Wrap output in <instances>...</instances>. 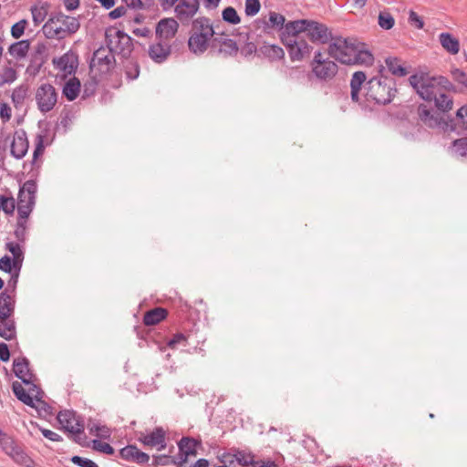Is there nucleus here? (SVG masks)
Wrapping results in <instances>:
<instances>
[{
    "label": "nucleus",
    "mask_w": 467,
    "mask_h": 467,
    "mask_svg": "<svg viewBox=\"0 0 467 467\" xmlns=\"http://www.w3.org/2000/svg\"><path fill=\"white\" fill-rule=\"evenodd\" d=\"M7 282V287L0 293V337L12 340L16 337V326L14 318L16 306V290L20 272L14 271Z\"/></svg>",
    "instance_id": "1"
},
{
    "label": "nucleus",
    "mask_w": 467,
    "mask_h": 467,
    "mask_svg": "<svg viewBox=\"0 0 467 467\" xmlns=\"http://www.w3.org/2000/svg\"><path fill=\"white\" fill-rule=\"evenodd\" d=\"M113 36L106 31L105 42L107 47H99L93 52L89 61V70L95 78H103L110 74L116 67V58L113 54L112 45Z\"/></svg>",
    "instance_id": "2"
},
{
    "label": "nucleus",
    "mask_w": 467,
    "mask_h": 467,
    "mask_svg": "<svg viewBox=\"0 0 467 467\" xmlns=\"http://www.w3.org/2000/svg\"><path fill=\"white\" fill-rule=\"evenodd\" d=\"M396 81L387 77H373L366 84V98L378 105H388L397 95Z\"/></svg>",
    "instance_id": "3"
},
{
    "label": "nucleus",
    "mask_w": 467,
    "mask_h": 467,
    "mask_svg": "<svg viewBox=\"0 0 467 467\" xmlns=\"http://www.w3.org/2000/svg\"><path fill=\"white\" fill-rule=\"evenodd\" d=\"M80 27L78 18L67 16L61 12L51 14L42 27L46 37L50 39H63L66 35L75 34Z\"/></svg>",
    "instance_id": "4"
},
{
    "label": "nucleus",
    "mask_w": 467,
    "mask_h": 467,
    "mask_svg": "<svg viewBox=\"0 0 467 467\" xmlns=\"http://www.w3.org/2000/svg\"><path fill=\"white\" fill-rule=\"evenodd\" d=\"M287 35H300L305 33L314 43H327L331 37L327 26L322 23L314 20L301 19L289 21L285 25Z\"/></svg>",
    "instance_id": "5"
},
{
    "label": "nucleus",
    "mask_w": 467,
    "mask_h": 467,
    "mask_svg": "<svg viewBox=\"0 0 467 467\" xmlns=\"http://www.w3.org/2000/svg\"><path fill=\"white\" fill-rule=\"evenodd\" d=\"M57 421L67 437L78 445L88 446L83 420L72 410L60 411L57 416Z\"/></svg>",
    "instance_id": "6"
},
{
    "label": "nucleus",
    "mask_w": 467,
    "mask_h": 467,
    "mask_svg": "<svg viewBox=\"0 0 467 467\" xmlns=\"http://www.w3.org/2000/svg\"><path fill=\"white\" fill-rule=\"evenodd\" d=\"M409 82L416 93L426 101H432L433 98L440 93L436 77L429 73L417 72L409 78Z\"/></svg>",
    "instance_id": "7"
},
{
    "label": "nucleus",
    "mask_w": 467,
    "mask_h": 467,
    "mask_svg": "<svg viewBox=\"0 0 467 467\" xmlns=\"http://www.w3.org/2000/svg\"><path fill=\"white\" fill-rule=\"evenodd\" d=\"M332 40L328 47V55L342 64L351 65L355 50L358 48V39L339 36L332 38Z\"/></svg>",
    "instance_id": "8"
},
{
    "label": "nucleus",
    "mask_w": 467,
    "mask_h": 467,
    "mask_svg": "<svg viewBox=\"0 0 467 467\" xmlns=\"http://www.w3.org/2000/svg\"><path fill=\"white\" fill-rule=\"evenodd\" d=\"M36 184L34 181H26L18 192L17 212L21 219H27L35 205Z\"/></svg>",
    "instance_id": "9"
},
{
    "label": "nucleus",
    "mask_w": 467,
    "mask_h": 467,
    "mask_svg": "<svg viewBox=\"0 0 467 467\" xmlns=\"http://www.w3.org/2000/svg\"><path fill=\"white\" fill-rule=\"evenodd\" d=\"M419 119L428 128H439L443 131H454L456 130L454 120L450 119L444 120L440 114L432 112L426 105L420 104L418 107Z\"/></svg>",
    "instance_id": "10"
},
{
    "label": "nucleus",
    "mask_w": 467,
    "mask_h": 467,
    "mask_svg": "<svg viewBox=\"0 0 467 467\" xmlns=\"http://www.w3.org/2000/svg\"><path fill=\"white\" fill-rule=\"evenodd\" d=\"M36 101L42 113L49 112L57 102L56 88L49 83L40 85L36 91Z\"/></svg>",
    "instance_id": "11"
},
{
    "label": "nucleus",
    "mask_w": 467,
    "mask_h": 467,
    "mask_svg": "<svg viewBox=\"0 0 467 467\" xmlns=\"http://www.w3.org/2000/svg\"><path fill=\"white\" fill-rule=\"evenodd\" d=\"M285 45L288 48V53L293 61L301 60L306 55L310 53V47L299 35H288L285 38Z\"/></svg>",
    "instance_id": "12"
},
{
    "label": "nucleus",
    "mask_w": 467,
    "mask_h": 467,
    "mask_svg": "<svg viewBox=\"0 0 467 467\" xmlns=\"http://www.w3.org/2000/svg\"><path fill=\"white\" fill-rule=\"evenodd\" d=\"M138 441L147 447H156L158 451L166 448V433L161 427L155 428L150 433H140Z\"/></svg>",
    "instance_id": "13"
},
{
    "label": "nucleus",
    "mask_w": 467,
    "mask_h": 467,
    "mask_svg": "<svg viewBox=\"0 0 467 467\" xmlns=\"http://www.w3.org/2000/svg\"><path fill=\"white\" fill-rule=\"evenodd\" d=\"M179 28L178 22L173 18L161 19L156 26V36L159 40L168 42L175 36Z\"/></svg>",
    "instance_id": "14"
},
{
    "label": "nucleus",
    "mask_w": 467,
    "mask_h": 467,
    "mask_svg": "<svg viewBox=\"0 0 467 467\" xmlns=\"http://www.w3.org/2000/svg\"><path fill=\"white\" fill-rule=\"evenodd\" d=\"M28 146L26 132L24 130H16L11 143V154L16 159H22L26 154Z\"/></svg>",
    "instance_id": "15"
},
{
    "label": "nucleus",
    "mask_w": 467,
    "mask_h": 467,
    "mask_svg": "<svg viewBox=\"0 0 467 467\" xmlns=\"http://www.w3.org/2000/svg\"><path fill=\"white\" fill-rule=\"evenodd\" d=\"M211 38L203 33L192 31L188 40L189 49L196 55L203 54L210 47Z\"/></svg>",
    "instance_id": "16"
},
{
    "label": "nucleus",
    "mask_w": 467,
    "mask_h": 467,
    "mask_svg": "<svg viewBox=\"0 0 467 467\" xmlns=\"http://www.w3.org/2000/svg\"><path fill=\"white\" fill-rule=\"evenodd\" d=\"M13 370L16 377L20 379L24 384H30L32 379L35 378L34 374L29 368V361L25 357L14 359Z\"/></svg>",
    "instance_id": "17"
},
{
    "label": "nucleus",
    "mask_w": 467,
    "mask_h": 467,
    "mask_svg": "<svg viewBox=\"0 0 467 467\" xmlns=\"http://www.w3.org/2000/svg\"><path fill=\"white\" fill-rule=\"evenodd\" d=\"M171 53L169 42L159 40L149 47V56L156 63H162L167 60Z\"/></svg>",
    "instance_id": "18"
},
{
    "label": "nucleus",
    "mask_w": 467,
    "mask_h": 467,
    "mask_svg": "<svg viewBox=\"0 0 467 467\" xmlns=\"http://www.w3.org/2000/svg\"><path fill=\"white\" fill-rule=\"evenodd\" d=\"M198 0H180L179 4L175 6V13L177 17L183 22L192 18L198 11Z\"/></svg>",
    "instance_id": "19"
},
{
    "label": "nucleus",
    "mask_w": 467,
    "mask_h": 467,
    "mask_svg": "<svg viewBox=\"0 0 467 467\" xmlns=\"http://www.w3.org/2000/svg\"><path fill=\"white\" fill-rule=\"evenodd\" d=\"M56 68L63 71L65 74L71 75L75 72L78 65V56L72 52H67L58 58L53 60Z\"/></svg>",
    "instance_id": "20"
},
{
    "label": "nucleus",
    "mask_w": 467,
    "mask_h": 467,
    "mask_svg": "<svg viewBox=\"0 0 467 467\" xmlns=\"http://www.w3.org/2000/svg\"><path fill=\"white\" fill-rule=\"evenodd\" d=\"M338 67L332 60H327L312 67V72L320 80H331L337 73Z\"/></svg>",
    "instance_id": "21"
},
{
    "label": "nucleus",
    "mask_w": 467,
    "mask_h": 467,
    "mask_svg": "<svg viewBox=\"0 0 467 467\" xmlns=\"http://www.w3.org/2000/svg\"><path fill=\"white\" fill-rule=\"evenodd\" d=\"M120 457L126 461H130L139 464L147 463L150 456L140 451L136 445H128L119 451Z\"/></svg>",
    "instance_id": "22"
},
{
    "label": "nucleus",
    "mask_w": 467,
    "mask_h": 467,
    "mask_svg": "<svg viewBox=\"0 0 467 467\" xmlns=\"http://www.w3.org/2000/svg\"><path fill=\"white\" fill-rule=\"evenodd\" d=\"M114 37L118 39L117 45L115 46L116 51L123 58L128 59L133 50L132 38L120 30L115 32Z\"/></svg>",
    "instance_id": "23"
},
{
    "label": "nucleus",
    "mask_w": 467,
    "mask_h": 467,
    "mask_svg": "<svg viewBox=\"0 0 467 467\" xmlns=\"http://www.w3.org/2000/svg\"><path fill=\"white\" fill-rule=\"evenodd\" d=\"M197 441L189 437H183L178 443L180 454L178 458V465L186 462L188 456L196 455Z\"/></svg>",
    "instance_id": "24"
},
{
    "label": "nucleus",
    "mask_w": 467,
    "mask_h": 467,
    "mask_svg": "<svg viewBox=\"0 0 467 467\" xmlns=\"http://www.w3.org/2000/svg\"><path fill=\"white\" fill-rule=\"evenodd\" d=\"M354 59L351 61V65H362V66H371L374 62V56L367 47V44L363 42H359L357 45Z\"/></svg>",
    "instance_id": "25"
},
{
    "label": "nucleus",
    "mask_w": 467,
    "mask_h": 467,
    "mask_svg": "<svg viewBox=\"0 0 467 467\" xmlns=\"http://www.w3.org/2000/svg\"><path fill=\"white\" fill-rule=\"evenodd\" d=\"M167 316V309L161 306L154 307L144 314L143 324L148 327L155 326L164 320Z\"/></svg>",
    "instance_id": "26"
},
{
    "label": "nucleus",
    "mask_w": 467,
    "mask_h": 467,
    "mask_svg": "<svg viewBox=\"0 0 467 467\" xmlns=\"http://www.w3.org/2000/svg\"><path fill=\"white\" fill-rule=\"evenodd\" d=\"M192 31L203 33L210 37L217 35V32L214 30L210 19L204 16L198 17L192 21Z\"/></svg>",
    "instance_id": "27"
},
{
    "label": "nucleus",
    "mask_w": 467,
    "mask_h": 467,
    "mask_svg": "<svg viewBox=\"0 0 467 467\" xmlns=\"http://www.w3.org/2000/svg\"><path fill=\"white\" fill-rule=\"evenodd\" d=\"M6 249L13 254V258H11V265L14 271L20 272L24 261V253L20 245L16 243H7Z\"/></svg>",
    "instance_id": "28"
},
{
    "label": "nucleus",
    "mask_w": 467,
    "mask_h": 467,
    "mask_svg": "<svg viewBox=\"0 0 467 467\" xmlns=\"http://www.w3.org/2000/svg\"><path fill=\"white\" fill-rule=\"evenodd\" d=\"M439 40L441 47L449 53L456 55L460 50V42L450 33H441Z\"/></svg>",
    "instance_id": "29"
},
{
    "label": "nucleus",
    "mask_w": 467,
    "mask_h": 467,
    "mask_svg": "<svg viewBox=\"0 0 467 467\" xmlns=\"http://www.w3.org/2000/svg\"><path fill=\"white\" fill-rule=\"evenodd\" d=\"M30 48V41L27 39L20 40L18 42L13 43L8 51L11 56L16 57V59L25 58Z\"/></svg>",
    "instance_id": "30"
},
{
    "label": "nucleus",
    "mask_w": 467,
    "mask_h": 467,
    "mask_svg": "<svg viewBox=\"0 0 467 467\" xmlns=\"http://www.w3.org/2000/svg\"><path fill=\"white\" fill-rule=\"evenodd\" d=\"M80 88L81 84L78 78H73L66 82L62 93L69 101H73L78 98Z\"/></svg>",
    "instance_id": "31"
},
{
    "label": "nucleus",
    "mask_w": 467,
    "mask_h": 467,
    "mask_svg": "<svg viewBox=\"0 0 467 467\" xmlns=\"http://www.w3.org/2000/svg\"><path fill=\"white\" fill-rule=\"evenodd\" d=\"M259 53L270 60L281 59L285 56V52L282 47L276 45L268 44H264L262 47H260Z\"/></svg>",
    "instance_id": "32"
},
{
    "label": "nucleus",
    "mask_w": 467,
    "mask_h": 467,
    "mask_svg": "<svg viewBox=\"0 0 467 467\" xmlns=\"http://www.w3.org/2000/svg\"><path fill=\"white\" fill-rule=\"evenodd\" d=\"M385 63L389 71L394 76L404 77L409 73L407 68L401 64V60L396 57H387Z\"/></svg>",
    "instance_id": "33"
},
{
    "label": "nucleus",
    "mask_w": 467,
    "mask_h": 467,
    "mask_svg": "<svg viewBox=\"0 0 467 467\" xmlns=\"http://www.w3.org/2000/svg\"><path fill=\"white\" fill-rule=\"evenodd\" d=\"M12 389L16 397L20 401H22L24 404L31 408L35 407L33 397L28 392L26 391L21 383H19L18 381L13 382Z\"/></svg>",
    "instance_id": "34"
},
{
    "label": "nucleus",
    "mask_w": 467,
    "mask_h": 467,
    "mask_svg": "<svg viewBox=\"0 0 467 467\" xmlns=\"http://www.w3.org/2000/svg\"><path fill=\"white\" fill-rule=\"evenodd\" d=\"M12 389L16 397L20 401H22L24 404L31 408L35 407L33 397L28 392L26 391L21 383H19L18 381L13 382Z\"/></svg>",
    "instance_id": "35"
},
{
    "label": "nucleus",
    "mask_w": 467,
    "mask_h": 467,
    "mask_svg": "<svg viewBox=\"0 0 467 467\" xmlns=\"http://www.w3.org/2000/svg\"><path fill=\"white\" fill-rule=\"evenodd\" d=\"M450 149L456 156L467 160V137L454 140Z\"/></svg>",
    "instance_id": "36"
},
{
    "label": "nucleus",
    "mask_w": 467,
    "mask_h": 467,
    "mask_svg": "<svg viewBox=\"0 0 467 467\" xmlns=\"http://www.w3.org/2000/svg\"><path fill=\"white\" fill-rule=\"evenodd\" d=\"M432 100H434L437 109L443 112L449 111L452 109V99L444 94L443 92H440L438 95L435 96V98H433Z\"/></svg>",
    "instance_id": "37"
},
{
    "label": "nucleus",
    "mask_w": 467,
    "mask_h": 467,
    "mask_svg": "<svg viewBox=\"0 0 467 467\" xmlns=\"http://www.w3.org/2000/svg\"><path fill=\"white\" fill-rule=\"evenodd\" d=\"M452 78L457 82L460 87L458 88V93L467 94V73L456 68L451 71Z\"/></svg>",
    "instance_id": "38"
},
{
    "label": "nucleus",
    "mask_w": 467,
    "mask_h": 467,
    "mask_svg": "<svg viewBox=\"0 0 467 467\" xmlns=\"http://www.w3.org/2000/svg\"><path fill=\"white\" fill-rule=\"evenodd\" d=\"M124 70L127 78L130 80L136 79L140 75V66L137 61L133 59H128L124 65Z\"/></svg>",
    "instance_id": "39"
},
{
    "label": "nucleus",
    "mask_w": 467,
    "mask_h": 467,
    "mask_svg": "<svg viewBox=\"0 0 467 467\" xmlns=\"http://www.w3.org/2000/svg\"><path fill=\"white\" fill-rule=\"evenodd\" d=\"M31 13L33 17V22L36 26L41 24L47 17L48 11L47 5L41 6H32Z\"/></svg>",
    "instance_id": "40"
},
{
    "label": "nucleus",
    "mask_w": 467,
    "mask_h": 467,
    "mask_svg": "<svg viewBox=\"0 0 467 467\" xmlns=\"http://www.w3.org/2000/svg\"><path fill=\"white\" fill-rule=\"evenodd\" d=\"M17 78V72L12 67H4L1 72L0 87L4 84H11Z\"/></svg>",
    "instance_id": "41"
},
{
    "label": "nucleus",
    "mask_w": 467,
    "mask_h": 467,
    "mask_svg": "<svg viewBox=\"0 0 467 467\" xmlns=\"http://www.w3.org/2000/svg\"><path fill=\"white\" fill-rule=\"evenodd\" d=\"M239 50L236 42L233 39H228L223 42V45L218 48V53L224 56H235Z\"/></svg>",
    "instance_id": "42"
},
{
    "label": "nucleus",
    "mask_w": 467,
    "mask_h": 467,
    "mask_svg": "<svg viewBox=\"0 0 467 467\" xmlns=\"http://www.w3.org/2000/svg\"><path fill=\"white\" fill-rule=\"evenodd\" d=\"M16 209V201L14 197H5L0 195V211H4L6 214L12 215Z\"/></svg>",
    "instance_id": "43"
},
{
    "label": "nucleus",
    "mask_w": 467,
    "mask_h": 467,
    "mask_svg": "<svg viewBox=\"0 0 467 467\" xmlns=\"http://www.w3.org/2000/svg\"><path fill=\"white\" fill-rule=\"evenodd\" d=\"M222 16L225 22L232 24V25H237L241 21V18L238 16L236 10L232 6H228L226 8H224L223 11Z\"/></svg>",
    "instance_id": "44"
},
{
    "label": "nucleus",
    "mask_w": 467,
    "mask_h": 467,
    "mask_svg": "<svg viewBox=\"0 0 467 467\" xmlns=\"http://www.w3.org/2000/svg\"><path fill=\"white\" fill-rule=\"evenodd\" d=\"M436 80L438 83L439 92H442L443 90L452 91L454 93H458V88L454 86L447 78L442 76L436 77Z\"/></svg>",
    "instance_id": "45"
},
{
    "label": "nucleus",
    "mask_w": 467,
    "mask_h": 467,
    "mask_svg": "<svg viewBox=\"0 0 467 467\" xmlns=\"http://www.w3.org/2000/svg\"><path fill=\"white\" fill-rule=\"evenodd\" d=\"M394 24V18L389 13H379V25L381 28L389 30L393 27Z\"/></svg>",
    "instance_id": "46"
},
{
    "label": "nucleus",
    "mask_w": 467,
    "mask_h": 467,
    "mask_svg": "<svg viewBox=\"0 0 467 467\" xmlns=\"http://www.w3.org/2000/svg\"><path fill=\"white\" fill-rule=\"evenodd\" d=\"M366 79L367 76L363 71L355 72L350 80V88L361 89Z\"/></svg>",
    "instance_id": "47"
},
{
    "label": "nucleus",
    "mask_w": 467,
    "mask_h": 467,
    "mask_svg": "<svg viewBox=\"0 0 467 467\" xmlns=\"http://www.w3.org/2000/svg\"><path fill=\"white\" fill-rule=\"evenodd\" d=\"M26 25L27 21L26 19H22L17 23L14 24L11 27V36L16 39L20 38L25 32Z\"/></svg>",
    "instance_id": "48"
},
{
    "label": "nucleus",
    "mask_w": 467,
    "mask_h": 467,
    "mask_svg": "<svg viewBox=\"0 0 467 467\" xmlns=\"http://www.w3.org/2000/svg\"><path fill=\"white\" fill-rule=\"evenodd\" d=\"M269 22L271 24L272 27H284L285 29V18L283 15L275 13V12H270L269 14Z\"/></svg>",
    "instance_id": "49"
},
{
    "label": "nucleus",
    "mask_w": 467,
    "mask_h": 467,
    "mask_svg": "<svg viewBox=\"0 0 467 467\" xmlns=\"http://www.w3.org/2000/svg\"><path fill=\"white\" fill-rule=\"evenodd\" d=\"M92 445H93L92 446L93 449L98 451H100V452H103V453H106L109 455H112L114 453V449L112 446H110L109 443L103 442L99 440H93Z\"/></svg>",
    "instance_id": "50"
},
{
    "label": "nucleus",
    "mask_w": 467,
    "mask_h": 467,
    "mask_svg": "<svg viewBox=\"0 0 467 467\" xmlns=\"http://www.w3.org/2000/svg\"><path fill=\"white\" fill-rule=\"evenodd\" d=\"M0 442L7 454L14 456V453H16L18 455V452L16 451L14 446V441L11 438L4 435L3 438H0Z\"/></svg>",
    "instance_id": "51"
},
{
    "label": "nucleus",
    "mask_w": 467,
    "mask_h": 467,
    "mask_svg": "<svg viewBox=\"0 0 467 467\" xmlns=\"http://www.w3.org/2000/svg\"><path fill=\"white\" fill-rule=\"evenodd\" d=\"M171 462L178 464V459H173L171 456L165 454L153 456V465L155 466H164L168 465Z\"/></svg>",
    "instance_id": "52"
},
{
    "label": "nucleus",
    "mask_w": 467,
    "mask_h": 467,
    "mask_svg": "<svg viewBox=\"0 0 467 467\" xmlns=\"http://www.w3.org/2000/svg\"><path fill=\"white\" fill-rule=\"evenodd\" d=\"M96 78L93 76L92 79L89 81L85 82L83 86V98H88L92 95H94L98 81L95 79Z\"/></svg>",
    "instance_id": "53"
},
{
    "label": "nucleus",
    "mask_w": 467,
    "mask_h": 467,
    "mask_svg": "<svg viewBox=\"0 0 467 467\" xmlns=\"http://www.w3.org/2000/svg\"><path fill=\"white\" fill-rule=\"evenodd\" d=\"M235 457H236L237 462L243 467L248 466L250 464H252L254 466V463L255 462H254V456L252 454H250V453L247 454L244 451H238L235 454Z\"/></svg>",
    "instance_id": "54"
},
{
    "label": "nucleus",
    "mask_w": 467,
    "mask_h": 467,
    "mask_svg": "<svg viewBox=\"0 0 467 467\" xmlns=\"http://www.w3.org/2000/svg\"><path fill=\"white\" fill-rule=\"evenodd\" d=\"M261 5L259 0H246L245 1V14L247 16H254L260 10Z\"/></svg>",
    "instance_id": "55"
},
{
    "label": "nucleus",
    "mask_w": 467,
    "mask_h": 467,
    "mask_svg": "<svg viewBox=\"0 0 467 467\" xmlns=\"http://www.w3.org/2000/svg\"><path fill=\"white\" fill-rule=\"evenodd\" d=\"M90 432L100 439H108L110 436V431L106 426L94 425L90 427Z\"/></svg>",
    "instance_id": "56"
},
{
    "label": "nucleus",
    "mask_w": 467,
    "mask_h": 467,
    "mask_svg": "<svg viewBox=\"0 0 467 467\" xmlns=\"http://www.w3.org/2000/svg\"><path fill=\"white\" fill-rule=\"evenodd\" d=\"M187 337L182 333H176L168 342L171 348H175L178 345L186 346Z\"/></svg>",
    "instance_id": "57"
},
{
    "label": "nucleus",
    "mask_w": 467,
    "mask_h": 467,
    "mask_svg": "<svg viewBox=\"0 0 467 467\" xmlns=\"http://www.w3.org/2000/svg\"><path fill=\"white\" fill-rule=\"evenodd\" d=\"M71 462L80 467H99L93 461L80 456H73Z\"/></svg>",
    "instance_id": "58"
},
{
    "label": "nucleus",
    "mask_w": 467,
    "mask_h": 467,
    "mask_svg": "<svg viewBox=\"0 0 467 467\" xmlns=\"http://www.w3.org/2000/svg\"><path fill=\"white\" fill-rule=\"evenodd\" d=\"M229 38L227 36H225L223 34L217 33V35H214L211 38V40H210V47L212 49H217L218 50V48L221 47L223 45V42H225Z\"/></svg>",
    "instance_id": "59"
},
{
    "label": "nucleus",
    "mask_w": 467,
    "mask_h": 467,
    "mask_svg": "<svg viewBox=\"0 0 467 467\" xmlns=\"http://www.w3.org/2000/svg\"><path fill=\"white\" fill-rule=\"evenodd\" d=\"M409 22L411 26H414L418 29H421L424 26L422 18L412 10H410L409 14Z\"/></svg>",
    "instance_id": "60"
},
{
    "label": "nucleus",
    "mask_w": 467,
    "mask_h": 467,
    "mask_svg": "<svg viewBox=\"0 0 467 467\" xmlns=\"http://www.w3.org/2000/svg\"><path fill=\"white\" fill-rule=\"evenodd\" d=\"M26 219H21L18 216L17 225H16V229L15 231V235L20 241H22L24 239L25 231H26Z\"/></svg>",
    "instance_id": "61"
},
{
    "label": "nucleus",
    "mask_w": 467,
    "mask_h": 467,
    "mask_svg": "<svg viewBox=\"0 0 467 467\" xmlns=\"http://www.w3.org/2000/svg\"><path fill=\"white\" fill-rule=\"evenodd\" d=\"M26 95V89L23 87L16 88L14 89L12 94V99L15 103H20L24 100Z\"/></svg>",
    "instance_id": "62"
},
{
    "label": "nucleus",
    "mask_w": 467,
    "mask_h": 467,
    "mask_svg": "<svg viewBox=\"0 0 467 467\" xmlns=\"http://www.w3.org/2000/svg\"><path fill=\"white\" fill-rule=\"evenodd\" d=\"M457 119L464 130H467V105L461 107L456 112Z\"/></svg>",
    "instance_id": "63"
},
{
    "label": "nucleus",
    "mask_w": 467,
    "mask_h": 467,
    "mask_svg": "<svg viewBox=\"0 0 467 467\" xmlns=\"http://www.w3.org/2000/svg\"><path fill=\"white\" fill-rule=\"evenodd\" d=\"M0 270L9 274L14 272L10 256L5 255L0 259Z\"/></svg>",
    "instance_id": "64"
}]
</instances>
